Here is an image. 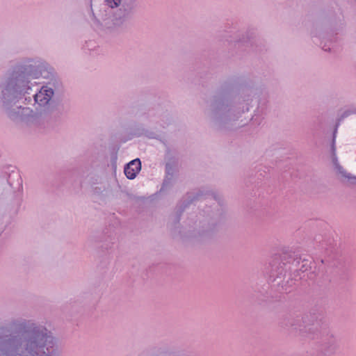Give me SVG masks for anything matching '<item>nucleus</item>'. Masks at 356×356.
<instances>
[{"mask_svg": "<svg viewBox=\"0 0 356 356\" xmlns=\"http://www.w3.org/2000/svg\"><path fill=\"white\" fill-rule=\"evenodd\" d=\"M137 6V0H113V27L122 25Z\"/></svg>", "mask_w": 356, "mask_h": 356, "instance_id": "obj_1", "label": "nucleus"}, {"mask_svg": "<svg viewBox=\"0 0 356 356\" xmlns=\"http://www.w3.org/2000/svg\"><path fill=\"white\" fill-rule=\"evenodd\" d=\"M317 338L320 337L321 351L325 355L335 354L339 350V342L333 334L329 333L326 329L319 334H316Z\"/></svg>", "mask_w": 356, "mask_h": 356, "instance_id": "obj_2", "label": "nucleus"}, {"mask_svg": "<svg viewBox=\"0 0 356 356\" xmlns=\"http://www.w3.org/2000/svg\"><path fill=\"white\" fill-rule=\"evenodd\" d=\"M309 316L302 315L296 316L294 318L289 319V323L290 326L296 330L302 331L308 327V330H317L319 325L318 322L316 321V323H309Z\"/></svg>", "mask_w": 356, "mask_h": 356, "instance_id": "obj_3", "label": "nucleus"}, {"mask_svg": "<svg viewBox=\"0 0 356 356\" xmlns=\"http://www.w3.org/2000/svg\"><path fill=\"white\" fill-rule=\"evenodd\" d=\"M280 260V257H276L270 263V276L273 277V281H277V284L278 285H280L281 282H279L277 280L285 276V270L284 268L285 264H281ZM282 287H284V285L283 284H282Z\"/></svg>", "mask_w": 356, "mask_h": 356, "instance_id": "obj_4", "label": "nucleus"}, {"mask_svg": "<svg viewBox=\"0 0 356 356\" xmlns=\"http://www.w3.org/2000/svg\"><path fill=\"white\" fill-rule=\"evenodd\" d=\"M140 170V160L139 159H135L124 166V172L129 179H134Z\"/></svg>", "mask_w": 356, "mask_h": 356, "instance_id": "obj_5", "label": "nucleus"}, {"mask_svg": "<svg viewBox=\"0 0 356 356\" xmlns=\"http://www.w3.org/2000/svg\"><path fill=\"white\" fill-rule=\"evenodd\" d=\"M53 95L54 91L51 88L43 86L39 92L34 95V99L40 106H44L49 103Z\"/></svg>", "mask_w": 356, "mask_h": 356, "instance_id": "obj_6", "label": "nucleus"}, {"mask_svg": "<svg viewBox=\"0 0 356 356\" xmlns=\"http://www.w3.org/2000/svg\"><path fill=\"white\" fill-rule=\"evenodd\" d=\"M334 170L341 181H346L351 185H356V176L348 172L343 166L337 165Z\"/></svg>", "mask_w": 356, "mask_h": 356, "instance_id": "obj_7", "label": "nucleus"}, {"mask_svg": "<svg viewBox=\"0 0 356 356\" xmlns=\"http://www.w3.org/2000/svg\"><path fill=\"white\" fill-rule=\"evenodd\" d=\"M316 243H319V245H318L319 248L323 250V249H327V246L332 244V240L330 238H327L325 240H321L319 237L318 238H316Z\"/></svg>", "mask_w": 356, "mask_h": 356, "instance_id": "obj_8", "label": "nucleus"}, {"mask_svg": "<svg viewBox=\"0 0 356 356\" xmlns=\"http://www.w3.org/2000/svg\"><path fill=\"white\" fill-rule=\"evenodd\" d=\"M332 163L334 165V168L336 169L337 168V165H341L338 161L337 157L336 154H332Z\"/></svg>", "mask_w": 356, "mask_h": 356, "instance_id": "obj_9", "label": "nucleus"}, {"mask_svg": "<svg viewBox=\"0 0 356 356\" xmlns=\"http://www.w3.org/2000/svg\"><path fill=\"white\" fill-rule=\"evenodd\" d=\"M332 154H336V147H335V136H334L332 144Z\"/></svg>", "mask_w": 356, "mask_h": 356, "instance_id": "obj_10", "label": "nucleus"}, {"mask_svg": "<svg viewBox=\"0 0 356 356\" xmlns=\"http://www.w3.org/2000/svg\"><path fill=\"white\" fill-rule=\"evenodd\" d=\"M202 196V195L197 193L196 197H194V199H196V200H198L200 198V197Z\"/></svg>", "mask_w": 356, "mask_h": 356, "instance_id": "obj_11", "label": "nucleus"}, {"mask_svg": "<svg viewBox=\"0 0 356 356\" xmlns=\"http://www.w3.org/2000/svg\"><path fill=\"white\" fill-rule=\"evenodd\" d=\"M180 220V214L177 217V222H179Z\"/></svg>", "mask_w": 356, "mask_h": 356, "instance_id": "obj_12", "label": "nucleus"}, {"mask_svg": "<svg viewBox=\"0 0 356 356\" xmlns=\"http://www.w3.org/2000/svg\"><path fill=\"white\" fill-rule=\"evenodd\" d=\"M212 196H213V197L215 200H216V195H212Z\"/></svg>", "mask_w": 356, "mask_h": 356, "instance_id": "obj_13", "label": "nucleus"}, {"mask_svg": "<svg viewBox=\"0 0 356 356\" xmlns=\"http://www.w3.org/2000/svg\"><path fill=\"white\" fill-rule=\"evenodd\" d=\"M41 348H42V347H39V348H38V350L39 351V350H40V349H41Z\"/></svg>", "mask_w": 356, "mask_h": 356, "instance_id": "obj_14", "label": "nucleus"}]
</instances>
